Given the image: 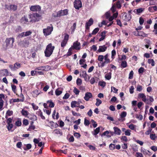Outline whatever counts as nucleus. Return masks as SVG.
Returning <instances> with one entry per match:
<instances>
[{"mask_svg":"<svg viewBox=\"0 0 157 157\" xmlns=\"http://www.w3.org/2000/svg\"><path fill=\"white\" fill-rule=\"evenodd\" d=\"M150 137L151 140H155L156 138V136L155 134H151L150 135Z\"/></svg>","mask_w":157,"mask_h":157,"instance_id":"obj_40","label":"nucleus"},{"mask_svg":"<svg viewBox=\"0 0 157 157\" xmlns=\"http://www.w3.org/2000/svg\"><path fill=\"white\" fill-rule=\"evenodd\" d=\"M115 134L117 135H119L121 133V130L117 127H114L113 128Z\"/></svg>","mask_w":157,"mask_h":157,"instance_id":"obj_19","label":"nucleus"},{"mask_svg":"<svg viewBox=\"0 0 157 157\" xmlns=\"http://www.w3.org/2000/svg\"><path fill=\"white\" fill-rule=\"evenodd\" d=\"M104 59V56L103 55H99L98 59L99 61L102 62Z\"/></svg>","mask_w":157,"mask_h":157,"instance_id":"obj_51","label":"nucleus"},{"mask_svg":"<svg viewBox=\"0 0 157 157\" xmlns=\"http://www.w3.org/2000/svg\"><path fill=\"white\" fill-rule=\"evenodd\" d=\"M23 124L25 126L28 125L29 124V122L28 120L26 119H24L23 121Z\"/></svg>","mask_w":157,"mask_h":157,"instance_id":"obj_59","label":"nucleus"},{"mask_svg":"<svg viewBox=\"0 0 157 157\" xmlns=\"http://www.w3.org/2000/svg\"><path fill=\"white\" fill-rule=\"evenodd\" d=\"M14 39L13 37L6 38L5 40L6 47H12L13 46V44L14 42Z\"/></svg>","mask_w":157,"mask_h":157,"instance_id":"obj_5","label":"nucleus"},{"mask_svg":"<svg viewBox=\"0 0 157 157\" xmlns=\"http://www.w3.org/2000/svg\"><path fill=\"white\" fill-rule=\"evenodd\" d=\"M62 93V91L59 90V88L56 89L55 91V94L57 96H59Z\"/></svg>","mask_w":157,"mask_h":157,"instance_id":"obj_36","label":"nucleus"},{"mask_svg":"<svg viewBox=\"0 0 157 157\" xmlns=\"http://www.w3.org/2000/svg\"><path fill=\"white\" fill-rule=\"evenodd\" d=\"M5 7L7 10L13 11H16L17 9V6L13 4H10V5L6 4L5 5Z\"/></svg>","mask_w":157,"mask_h":157,"instance_id":"obj_8","label":"nucleus"},{"mask_svg":"<svg viewBox=\"0 0 157 157\" xmlns=\"http://www.w3.org/2000/svg\"><path fill=\"white\" fill-rule=\"evenodd\" d=\"M53 132L55 134H59L60 135H62L63 134L61 130L59 129H56L54 130Z\"/></svg>","mask_w":157,"mask_h":157,"instance_id":"obj_25","label":"nucleus"},{"mask_svg":"<svg viewBox=\"0 0 157 157\" xmlns=\"http://www.w3.org/2000/svg\"><path fill=\"white\" fill-rule=\"evenodd\" d=\"M11 86L12 88V91H13L14 93L15 94H16V95H18L17 94V87L16 86L14 85L11 83Z\"/></svg>","mask_w":157,"mask_h":157,"instance_id":"obj_23","label":"nucleus"},{"mask_svg":"<svg viewBox=\"0 0 157 157\" xmlns=\"http://www.w3.org/2000/svg\"><path fill=\"white\" fill-rule=\"evenodd\" d=\"M90 124V121L87 120L86 118L84 119V124L86 126H88Z\"/></svg>","mask_w":157,"mask_h":157,"instance_id":"obj_56","label":"nucleus"},{"mask_svg":"<svg viewBox=\"0 0 157 157\" xmlns=\"http://www.w3.org/2000/svg\"><path fill=\"white\" fill-rule=\"evenodd\" d=\"M73 92L76 95L78 94L79 93V91L75 87L74 88Z\"/></svg>","mask_w":157,"mask_h":157,"instance_id":"obj_52","label":"nucleus"},{"mask_svg":"<svg viewBox=\"0 0 157 157\" xmlns=\"http://www.w3.org/2000/svg\"><path fill=\"white\" fill-rule=\"evenodd\" d=\"M107 32L106 31H104L101 33V37L99 39V41H101L103 40L105 38V34Z\"/></svg>","mask_w":157,"mask_h":157,"instance_id":"obj_21","label":"nucleus"},{"mask_svg":"<svg viewBox=\"0 0 157 157\" xmlns=\"http://www.w3.org/2000/svg\"><path fill=\"white\" fill-rule=\"evenodd\" d=\"M121 140L122 142L123 141L125 142H127L128 141L127 137L125 136H122L121 137Z\"/></svg>","mask_w":157,"mask_h":157,"instance_id":"obj_58","label":"nucleus"},{"mask_svg":"<svg viewBox=\"0 0 157 157\" xmlns=\"http://www.w3.org/2000/svg\"><path fill=\"white\" fill-rule=\"evenodd\" d=\"M67 42L66 41H64L63 40L61 43V46L62 48H64V47L66 45Z\"/></svg>","mask_w":157,"mask_h":157,"instance_id":"obj_48","label":"nucleus"},{"mask_svg":"<svg viewBox=\"0 0 157 157\" xmlns=\"http://www.w3.org/2000/svg\"><path fill=\"white\" fill-rule=\"evenodd\" d=\"M144 9L143 8H140L136 9V13L139 14L140 13H142L144 10Z\"/></svg>","mask_w":157,"mask_h":157,"instance_id":"obj_34","label":"nucleus"},{"mask_svg":"<svg viewBox=\"0 0 157 157\" xmlns=\"http://www.w3.org/2000/svg\"><path fill=\"white\" fill-rule=\"evenodd\" d=\"M27 117L30 120L33 121H35L37 120L36 116L33 114H29L27 116Z\"/></svg>","mask_w":157,"mask_h":157,"instance_id":"obj_14","label":"nucleus"},{"mask_svg":"<svg viewBox=\"0 0 157 157\" xmlns=\"http://www.w3.org/2000/svg\"><path fill=\"white\" fill-rule=\"evenodd\" d=\"M22 145V143L21 142H19L17 143L16 146L18 148H21Z\"/></svg>","mask_w":157,"mask_h":157,"instance_id":"obj_63","label":"nucleus"},{"mask_svg":"<svg viewBox=\"0 0 157 157\" xmlns=\"http://www.w3.org/2000/svg\"><path fill=\"white\" fill-rule=\"evenodd\" d=\"M107 48V47L105 45L100 46L99 47L97 51V53L104 52L106 50Z\"/></svg>","mask_w":157,"mask_h":157,"instance_id":"obj_13","label":"nucleus"},{"mask_svg":"<svg viewBox=\"0 0 157 157\" xmlns=\"http://www.w3.org/2000/svg\"><path fill=\"white\" fill-rule=\"evenodd\" d=\"M55 48V46H52V43L48 45L44 51L45 56L47 57H50L52 54Z\"/></svg>","mask_w":157,"mask_h":157,"instance_id":"obj_1","label":"nucleus"},{"mask_svg":"<svg viewBox=\"0 0 157 157\" xmlns=\"http://www.w3.org/2000/svg\"><path fill=\"white\" fill-rule=\"evenodd\" d=\"M82 83L81 79L79 78H78L76 80V84L77 85L80 86Z\"/></svg>","mask_w":157,"mask_h":157,"instance_id":"obj_49","label":"nucleus"},{"mask_svg":"<svg viewBox=\"0 0 157 157\" xmlns=\"http://www.w3.org/2000/svg\"><path fill=\"white\" fill-rule=\"evenodd\" d=\"M64 34L65 35L63 40L66 41L67 42L69 39V35L67 33H65Z\"/></svg>","mask_w":157,"mask_h":157,"instance_id":"obj_47","label":"nucleus"},{"mask_svg":"<svg viewBox=\"0 0 157 157\" xmlns=\"http://www.w3.org/2000/svg\"><path fill=\"white\" fill-rule=\"evenodd\" d=\"M109 55L108 54L105 55L104 56L105 63H106V64L110 63V60L108 58Z\"/></svg>","mask_w":157,"mask_h":157,"instance_id":"obj_26","label":"nucleus"},{"mask_svg":"<svg viewBox=\"0 0 157 157\" xmlns=\"http://www.w3.org/2000/svg\"><path fill=\"white\" fill-rule=\"evenodd\" d=\"M69 10L67 9H65L63 10H61L57 12L56 15H54L53 17H60L65 15H67L68 14Z\"/></svg>","mask_w":157,"mask_h":157,"instance_id":"obj_3","label":"nucleus"},{"mask_svg":"<svg viewBox=\"0 0 157 157\" xmlns=\"http://www.w3.org/2000/svg\"><path fill=\"white\" fill-rule=\"evenodd\" d=\"M136 157H144L142 153L138 152H137L136 153Z\"/></svg>","mask_w":157,"mask_h":157,"instance_id":"obj_64","label":"nucleus"},{"mask_svg":"<svg viewBox=\"0 0 157 157\" xmlns=\"http://www.w3.org/2000/svg\"><path fill=\"white\" fill-rule=\"evenodd\" d=\"M14 66L15 67H16L15 68L16 70L21 67V64L17 62L15 63L14 64Z\"/></svg>","mask_w":157,"mask_h":157,"instance_id":"obj_39","label":"nucleus"},{"mask_svg":"<svg viewBox=\"0 0 157 157\" xmlns=\"http://www.w3.org/2000/svg\"><path fill=\"white\" fill-rule=\"evenodd\" d=\"M74 136L77 138H80L81 136V135L78 132H75L74 134Z\"/></svg>","mask_w":157,"mask_h":157,"instance_id":"obj_61","label":"nucleus"},{"mask_svg":"<svg viewBox=\"0 0 157 157\" xmlns=\"http://www.w3.org/2000/svg\"><path fill=\"white\" fill-rule=\"evenodd\" d=\"M142 90V87L141 86L138 85L136 88V90L139 92H140Z\"/></svg>","mask_w":157,"mask_h":157,"instance_id":"obj_55","label":"nucleus"},{"mask_svg":"<svg viewBox=\"0 0 157 157\" xmlns=\"http://www.w3.org/2000/svg\"><path fill=\"white\" fill-rule=\"evenodd\" d=\"M147 34L142 31H139L138 36H142L143 37H146Z\"/></svg>","mask_w":157,"mask_h":157,"instance_id":"obj_32","label":"nucleus"},{"mask_svg":"<svg viewBox=\"0 0 157 157\" xmlns=\"http://www.w3.org/2000/svg\"><path fill=\"white\" fill-rule=\"evenodd\" d=\"M92 97V94L90 92H86L85 93V96L84 98L86 101H88Z\"/></svg>","mask_w":157,"mask_h":157,"instance_id":"obj_15","label":"nucleus"},{"mask_svg":"<svg viewBox=\"0 0 157 157\" xmlns=\"http://www.w3.org/2000/svg\"><path fill=\"white\" fill-rule=\"evenodd\" d=\"M15 125L16 126L19 127L21 126L22 124L21 121L20 120H18L15 122Z\"/></svg>","mask_w":157,"mask_h":157,"instance_id":"obj_31","label":"nucleus"},{"mask_svg":"<svg viewBox=\"0 0 157 157\" xmlns=\"http://www.w3.org/2000/svg\"><path fill=\"white\" fill-rule=\"evenodd\" d=\"M80 43L77 41L75 42H74L73 44V49H75L76 50H79L80 49Z\"/></svg>","mask_w":157,"mask_h":157,"instance_id":"obj_18","label":"nucleus"},{"mask_svg":"<svg viewBox=\"0 0 157 157\" xmlns=\"http://www.w3.org/2000/svg\"><path fill=\"white\" fill-rule=\"evenodd\" d=\"M41 15L37 13H30L28 15V17L30 19V21L31 22L39 21L41 19Z\"/></svg>","mask_w":157,"mask_h":157,"instance_id":"obj_2","label":"nucleus"},{"mask_svg":"<svg viewBox=\"0 0 157 157\" xmlns=\"http://www.w3.org/2000/svg\"><path fill=\"white\" fill-rule=\"evenodd\" d=\"M17 95L18 97H19L21 98V99H20L21 101L23 102L24 101V100H25V98H24V96L23 94H22V93H21V94H20V96H19L18 95Z\"/></svg>","mask_w":157,"mask_h":157,"instance_id":"obj_42","label":"nucleus"},{"mask_svg":"<svg viewBox=\"0 0 157 157\" xmlns=\"http://www.w3.org/2000/svg\"><path fill=\"white\" fill-rule=\"evenodd\" d=\"M21 46L23 48H26L28 47L29 44V41L26 40L23 41H21L20 42Z\"/></svg>","mask_w":157,"mask_h":157,"instance_id":"obj_12","label":"nucleus"},{"mask_svg":"<svg viewBox=\"0 0 157 157\" xmlns=\"http://www.w3.org/2000/svg\"><path fill=\"white\" fill-rule=\"evenodd\" d=\"M47 102V103H49V106L50 107L53 108L54 107L55 104L51 100L48 101Z\"/></svg>","mask_w":157,"mask_h":157,"instance_id":"obj_30","label":"nucleus"},{"mask_svg":"<svg viewBox=\"0 0 157 157\" xmlns=\"http://www.w3.org/2000/svg\"><path fill=\"white\" fill-rule=\"evenodd\" d=\"M9 67L12 71H15L16 70V67H15L14 66H13L12 65H10L9 66Z\"/></svg>","mask_w":157,"mask_h":157,"instance_id":"obj_60","label":"nucleus"},{"mask_svg":"<svg viewBox=\"0 0 157 157\" xmlns=\"http://www.w3.org/2000/svg\"><path fill=\"white\" fill-rule=\"evenodd\" d=\"M31 105L34 110H37L39 108L38 106L36 105L34 103H32Z\"/></svg>","mask_w":157,"mask_h":157,"instance_id":"obj_57","label":"nucleus"},{"mask_svg":"<svg viewBox=\"0 0 157 157\" xmlns=\"http://www.w3.org/2000/svg\"><path fill=\"white\" fill-rule=\"evenodd\" d=\"M74 6L76 10H79L82 7V3L80 0H75L74 2Z\"/></svg>","mask_w":157,"mask_h":157,"instance_id":"obj_9","label":"nucleus"},{"mask_svg":"<svg viewBox=\"0 0 157 157\" xmlns=\"http://www.w3.org/2000/svg\"><path fill=\"white\" fill-rule=\"evenodd\" d=\"M144 70V69L143 67H140L138 70V72L139 74H142Z\"/></svg>","mask_w":157,"mask_h":157,"instance_id":"obj_54","label":"nucleus"},{"mask_svg":"<svg viewBox=\"0 0 157 157\" xmlns=\"http://www.w3.org/2000/svg\"><path fill=\"white\" fill-rule=\"evenodd\" d=\"M31 11L33 12H39L41 10V7L39 5L32 6L30 8Z\"/></svg>","mask_w":157,"mask_h":157,"instance_id":"obj_10","label":"nucleus"},{"mask_svg":"<svg viewBox=\"0 0 157 157\" xmlns=\"http://www.w3.org/2000/svg\"><path fill=\"white\" fill-rule=\"evenodd\" d=\"M82 76L84 78L85 81H88L89 80L90 77L87 74L86 71H82Z\"/></svg>","mask_w":157,"mask_h":157,"instance_id":"obj_16","label":"nucleus"},{"mask_svg":"<svg viewBox=\"0 0 157 157\" xmlns=\"http://www.w3.org/2000/svg\"><path fill=\"white\" fill-rule=\"evenodd\" d=\"M100 131V128L98 127L95 129L94 131L92 132V134L94 136V137L96 138L98 137L97 135L99 132Z\"/></svg>","mask_w":157,"mask_h":157,"instance_id":"obj_17","label":"nucleus"},{"mask_svg":"<svg viewBox=\"0 0 157 157\" xmlns=\"http://www.w3.org/2000/svg\"><path fill=\"white\" fill-rule=\"evenodd\" d=\"M13 112L12 110H8L6 113L7 115L9 116H10L13 114Z\"/></svg>","mask_w":157,"mask_h":157,"instance_id":"obj_45","label":"nucleus"},{"mask_svg":"<svg viewBox=\"0 0 157 157\" xmlns=\"http://www.w3.org/2000/svg\"><path fill=\"white\" fill-rule=\"evenodd\" d=\"M112 56H111V58L113 59L115 58V56L116 55V52L115 50L113 49L112 51L111 52Z\"/></svg>","mask_w":157,"mask_h":157,"instance_id":"obj_37","label":"nucleus"},{"mask_svg":"<svg viewBox=\"0 0 157 157\" xmlns=\"http://www.w3.org/2000/svg\"><path fill=\"white\" fill-rule=\"evenodd\" d=\"M35 128V126L34 125H30L27 130L29 131H31L34 130Z\"/></svg>","mask_w":157,"mask_h":157,"instance_id":"obj_50","label":"nucleus"},{"mask_svg":"<svg viewBox=\"0 0 157 157\" xmlns=\"http://www.w3.org/2000/svg\"><path fill=\"white\" fill-rule=\"evenodd\" d=\"M127 115V113L125 111H123L121 112L120 116L121 118L125 117Z\"/></svg>","mask_w":157,"mask_h":157,"instance_id":"obj_44","label":"nucleus"},{"mask_svg":"<svg viewBox=\"0 0 157 157\" xmlns=\"http://www.w3.org/2000/svg\"><path fill=\"white\" fill-rule=\"evenodd\" d=\"M98 78L96 77H94L92 78H91L90 82L91 84H93L96 81V82L98 81Z\"/></svg>","mask_w":157,"mask_h":157,"instance_id":"obj_22","label":"nucleus"},{"mask_svg":"<svg viewBox=\"0 0 157 157\" xmlns=\"http://www.w3.org/2000/svg\"><path fill=\"white\" fill-rule=\"evenodd\" d=\"M109 148L110 150H114L115 148V144H111L109 145Z\"/></svg>","mask_w":157,"mask_h":157,"instance_id":"obj_41","label":"nucleus"},{"mask_svg":"<svg viewBox=\"0 0 157 157\" xmlns=\"http://www.w3.org/2000/svg\"><path fill=\"white\" fill-rule=\"evenodd\" d=\"M51 26H48L46 28L43 29V33L45 36H48L50 35L53 30V28L52 25Z\"/></svg>","mask_w":157,"mask_h":157,"instance_id":"obj_4","label":"nucleus"},{"mask_svg":"<svg viewBox=\"0 0 157 157\" xmlns=\"http://www.w3.org/2000/svg\"><path fill=\"white\" fill-rule=\"evenodd\" d=\"M134 72L133 71H131L129 73V75L128 78L129 79H132V78L133 76Z\"/></svg>","mask_w":157,"mask_h":157,"instance_id":"obj_46","label":"nucleus"},{"mask_svg":"<svg viewBox=\"0 0 157 157\" xmlns=\"http://www.w3.org/2000/svg\"><path fill=\"white\" fill-rule=\"evenodd\" d=\"M94 21L92 18H90L88 22L86 23L85 25V29L86 30H89L90 26L93 24Z\"/></svg>","mask_w":157,"mask_h":157,"instance_id":"obj_11","label":"nucleus"},{"mask_svg":"<svg viewBox=\"0 0 157 157\" xmlns=\"http://www.w3.org/2000/svg\"><path fill=\"white\" fill-rule=\"evenodd\" d=\"M127 63L126 61H122L121 64V67L122 68H124L127 67Z\"/></svg>","mask_w":157,"mask_h":157,"instance_id":"obj_28","label":"nucleus"},{"mask_svg":"<svg viewBox=\"0 0 157 157\" xmlns=\"http://www.w3.org/2000/svg\"><path fill=\"white\" fill-rule=\"evenodd\" d=\"M26 145V147H24L23 148L24 149L25 151H27L30 149L32 147V145L30 144H27Z\"/></svg>","mask_w":157,"mask_h":157,"instance_id":"obj_33","label":"nucleus"},{"mask_svg":"<svg viewBox=\"0 0 157 157\" xmlns=\"http://www.w3.org/2000/svg\"><path fill=\"white\" fill-rule=\"evenodd\" d=\"M128 15L126 14L125 15L124 17V20H125L126 21H129L131 19V15L130 14L128 15V17H127Z\"/></svg>","mask_w":157,"mask_h":157,"instance_id":"obj_27","label":"nucleus"},{"mask_svg":"<svg viewBox=\"0 0 157 157\" xmlns=\"http://www.w3.org/2000/svg\"><path fill=\"white\" fill-rule=\"evenodd\" d=\"M28 18V17H27L26 16L24 15L20 19V23L23 24H29L31 22L30 21V19L29 20Z\"/></svg>","mask_w":157,"mask_h":157,"instance_id":"obj_7","label":"nucleus"},{"mask_svg":"<svg viewBox=\"0 0 157 157\" xmlns=\"http://www.w3.org/2000/svg\"><path fill=\"white\" fill-rule=\"evenodd\" d=\"M148 63L149 64H151L152 66H155V62L154 61L153 59H148Z\"/></svg>","mask_w":157,"mask_h":157,"instance_id":"obj_29","label":"nucleus"},{"mask_svg":"<svg viewBox=\"0 0 157 157\" xmlns=\"http://www.w3.org/2000/svg\"><path fill=\"white\" fill-rule=\"evenodd\" d=\"M96 100L97 101L95 105L97 106H98L102 103V101L101 100L98 98H97Z\"/></svg>","mask_w":157,"mask_h":157,"instance_id":"obj_38","label":"nucleus"},{"mask_svg":"<svg viewBox=\"0 0 157 157\" xmlns=\"http://www.w3.org/2000/svg\"><path fill=\"white\" fill-rule=\"evenodd\" d=\"M13 118L10 117L7 119L6 120V123L7 125L6 127L8 130L9 131H11L13 127V125L12 123Z\"/></svg>","mask_w":157,"mask_h":157,"instance_id":"obj_6","label":"nucleus"},{"mask_svg":"<svg viewBox=\"0 0 157 157\" xmlns=\"http://www.w3.org/2000/svg\"><path fill=\"white\" fill-rule=\"evenodd\" d=\"M156 22L154 26V28L155 30H154L153 32H155V34L157 35V20L156 21Z\"/></svg>","mask_w":157,"mask_h":157,"instance_id":"obj_35","label":"nucleus"},{"mask_svg":"<svg viewBox=\"0 0 157 157\" xmlns=\"http://www.w3.org/2000/svg\"><path fill=\"white\" fill-rule=\"evenodd\" d=\"M121 3L119 1L117 2L116 7L118 9H121Z\"/></svg>","mask_w":157,"mask_h":157,"instance_id":"obj_62","label":"nucleus"},{"mask_svg":"<svg viewBox=\"0 0 157 157\" xmlns=\"http://www.w3.org/2000/svg\"><path fill=\"white\" fill-rule=\"evenodd\" d=\"M99 29L98 28H95L92 31V34L93 35H95L99 31Z\"/></svg>","mask_w":157,"mask_h":157,"instance_id":"obj_43","label":"nucleus"},{"mask_svg":"<svg viewBox=\"0 0 157 157\" xmlns=\"http://www.w3.org/2000/svg\"><path fill=\"white\" fill-rule=\"evenodd\" d=\"M80 104L79 102L75 101H72L71 103V106L72 108L75 107H77L76 105H79Z\"/></svg>","mask_w":157,"mask_h":157,"instance_id":"obj_20","label":"nucleus"},{"mask_svg":"<svg viewBox=\"0 0 157 157\" xmlns=\"http://www.w3.org/2000/svg\"><path fill=\"white\" fill-rule=\"evenodd\" d=\"M21 113L22 115L27 117V116L29 115V113L26 110L22 109L21 111Z\"/></svg>","mask_w":157,"mask_h":157,"instance_id":"obj_24","label":"nucleus"},{"mask_svg":"<svg viewBox=\"0 0 157 157\" xmlns=\"http://www.w3.org/2000/svg\"><path fill=\"white\" fill-rule=\"evenodd\" d=\"M131 131L129 129H127L125 131V134L126 136H129L131 135Z\"/></svg>","mask_w":157,"mask_h":157,"instance_id":"obj_53","label":"nucleus"}]
</instances>
